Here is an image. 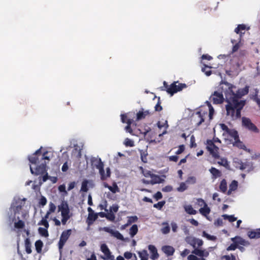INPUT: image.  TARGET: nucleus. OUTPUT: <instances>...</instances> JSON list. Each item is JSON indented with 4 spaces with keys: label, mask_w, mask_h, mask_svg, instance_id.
Returning a JSON list of instances; mask_svg holds the SVG:
<instances>
[{
    "label": "nucleus",
    "mask_w": 260,
    "mask_h": 260,
    "mask_svg": "<svg viewBox=\"0 0 260 260\" xmlns=\"http://www.w3.org/2000/svg\"><path fill=\"white\" fill-rule=\"evenodd\" d=\"M184 149H185V148H184V146L183 145H180L178 149L176 152V154H180L182 153L184 151Z\"/></svg>",
    "instance_id": "774afa93"
},
{
    "label": "nucleus",
    "mask_w": 260,
    "mask_h": 260,
    "mask_svg": "<svg viewBox=\"0 0 260 260\" xmlns=\"http://www.w3.org/2000/svg\"><path fill=\"white\" fill-rule=\"evenodd\" d=\"M88 181L87 180H84L82 182L81 184V191L83 192H87L88 190Z\"/></svg>",
    "instance_id": "4c0bfd02"
},
{
    "label": "nucleus",
    "mask_w": 260,
    "mask_h": 260,
    "mask_svg": "<svg viewBox=\"0 0 260 260\" xmlns=\"http://www.w3.org/2000/svg\"><path fill=\"white\" fill-rule=\"evenodd\" d=\"M242 125L248 130L255 133L259 132L258 128L251 122L249 118L243 117L242 119Z\"/></svg>",
    "instance_id": "6e6552de"
},
{
    "label": "nucleus",
    "mask_w": 260,
    "mask_h": 260,
    "mask_svg": "<svg viewBox=\"0 0 260 260\" xmlns=\"http://www.w3.org/2000/svg\"><path fill=\"white\" fill-rule=\"evenodd\" d=\"M222 217L224 219L228 220L230 222H233L237 220V218L233 215H229L227 214H223Z\"/></svg>",
    "instance_id": "e433bc0d"
},
{
    "label": "nucleus",
    "mask_w": 260,
    "mask_h": 260,
    "mask_svg": "<svg viewBox=\"0 0 260 260\" xmlns=\"http://www.w3.org/2000/svg\"><path fill=\"white\" fill-rule=\"evenodd\" d=\"M210 172L213 176V178H216L221 176V172L215 168L212 167L209 170Z\"/></svg>",
    "instance_id": "5701e85b"
},
{
    "label": "nucleus",
    "mask_w": 260,
    "mask_h": 260,
    "mask_svg": "<svg viewBox=\"0 0 260 260\" xmlns=\"http://www.w3.org/2000/svg\"><path fill=\"white\" fill-rule=\"evenodd\" d=\"M248 236L250 239H258L260 238V228L252 230L248 232Z\"/></svg>",
    "instance_id": "a211bd4d"
},
{
    "label": "nucleus",
    "mask_w": 260,
    "mask_h": 260,
    "mask_svg": "<svg viewBox=\"0 0 260 260\" xmlns=\"http://www.w3.org/2000/svg\"><path fill=\"white\" fill-rule=\"evenodd\" d=\"M108 188L114 193L119 191V189L115 183H113L112 186H108Z\"/></svg>",
    "instance_id": "37998d69"
},
{
    "label": "nucleus",
    "mask_w": 260,
    "mask_h": 260,
    "mask_svg": "<svg viewBox=\"0 0 260 260\" xmlns=\"http://www.w3.org/2000/svg\"><path fill=\"white\" fill-rule=\"evenodd\" d=\"M210 100L214 104H221L224 101V98L222 91H214L211 95Z\"/></svg>",
    "instance_id": "9d476101"
},
{
    "label": "nucleus",
    "mask_w": 260,
    "mask_h": 260,
    "mask_svg": "<svg viewBox=\"0 0 260 260\" xmlns=\"http://www.w3.org/2000/svg\"><path fill=\"white\" fill-rule=\"evenodd\" d=\"M165 204V201H160V202H158L156 204H154L153 207L157 208L159 210H161Z\"/></svg>",
    "instance_id": "8fccbe9b"
},
{
    "label": "nucleus",
    "mask_w": 260,
    "mask_h": 260,
    "mask_svg": "<svg viewBox=\"0 0 260 260\" xmlns=\"http://www.w3.org/2000/svg\"><path fill=\"white\" fill-rule=\"evenodd\" d=\"M98 167V168L96 169L99 170V173L101 175V179L102 181H104V180H106V177L105 176V171H104V165L103 164V165H101V166L99 165Z\"/></svg>",
    "instance_id": "cd10ccee"
},
{
    "label": "nucleus",
    "mask_w": 260,
    "mask_h": 260,
    "mask_svg": "<svg viewBox=\"0 0 260 260\" xmlns=\"http://www.w3.org/2000/svg\"><path fill=\"white\" fill-rule=\"evenodd\" d=\"M133 120L131 119H127L126 121L127 125L125 127V129L126 132H128L130 134H132L133 130L131 128V124L132 123Z\"/></svg>",
    "instance_id": "58836bf2"
},
{
    "label": "nucleus",
    "mask_w": 260,
    "mask_h": 260,
    "mask_svg": "<svg viewBox=\"0 0 260 260\" xmlns=\"http://www.w3.org/2000/svg\"><path fill=\"white\" fill-rule=\"evenodd\" d=\"M221 259L225 260H236V256L231 254L230 255H225L221 257Z\"/></svg>",
    "instance_id": "09e8293b"
},
{
    "label": "nucleus",
    "mask_w": 260,
    "mask_h": 260,
    "mask_svg": "<svg viewBox=\"0 0 260 260\" xmlns=\"http://www.w3.org/2000/svg\"><path fill=\"white\" fill-rule=\"evenodd\" d=\"M162 250L168 256L173 255L175 252L174 247L169 245L164 246Z\"/></svg>",
    "instance_id": "f3484780"
},
{
    "label": "nucleus",
    "mask_w": 260,
    "mask_h": 260,
    "mask_svg": "<svg viewBox=\"0 0 260 260\" xmlns=\"http://www.w3.org/2000/svg\"><path fill=\"white\" fill-rule=\"evenodd\" d=\"M177 83H178V82H174L170 85H169L166 81H164L163 84L166 91L168 93L173 95L174 93L177 92L178 91H181L184 88L186 87L185 84L178 83V84L177 85L176 84Z\"/></svg>",
    "instance_id": "0eeeda50"
},
{
    "label": "nucleus",
    "mask_w": 260,
    "mask_h": 260,
    "mask_svg": "<svg viewBox=\"0 0 260 260\" xmlns=\"http://www.w3.org/2000/svg\"><path fill=\"white\" fill-rule=\"evenodd\" d=\"M203 236L206 237L208 240L211 241H215L217 239V238L215 236L210 235L207 233L205 231H203Z\"/></svg>",
    "instance_id": "ea45409f"
},
{
    "label": "nucleus",
    "mask_w": 260,
    "mask_h": 260,
    "mask_svg": "<svg viewBox=\"0 0 260 260\" xmlns=\"http://www.w3.org/2000/svg\"><path fill=\"white\" fill-rule=\"evenodd\" d=\"M56 206L52 202H50L49 204V209L47 211L49 212L50 213H53L55 212L56 210Z\"/></svg>",
    "instance_id": "3c124183"
},
{
    "label": "nucleus",
    "mask_w": 260,
    "mask_h": 260,
    "mask_svg": "<svg viewBox=\"0 0 260 260\" xmlns=\"http://www.w3.org/2000/svg\"><path fill=\"white\" fill-rule=\"evenodd\" d=\"M152 114V113L149 111V110L144 111L142 108L137 113L136 120L137 121L142 120L144 119L147 116L150 115Z\"/></svg>",
    "instance_id": "2eb2a0df"
},
{
    "label": "nucleus",
    "mask_w": 260,
    "mask_h": 260,
    "mask_svg": "<svg viewBox=\"0 0 260 260\" xmlns=\"http://www.w3.org/2000/svg\"><path fill=\"white\" fill-rule=\"evenodd\" d=\"M196 114L198 115L200 118V121L197 123L198 125H200L202 122L204 121V118L201 111L197 112Z\"/></svg>",
    "instance_id": "5fc2aeb1"
},
{
    "label": "nucleus",
    "mask_w": 260,
    "mask_h": 260,
    "mask_svg": "<svg viewBox=\"0 0 260 260\" xmlns=\"http://www.w3.org/2000/svg\"><path fill=\"white\" fill-rule=\"evenodd\" d=\"M124 144L126 146L133 147L134 146V141L128 138L125 139Z\"/></svg>",
    "instance_id": "603ef678"
},
{
    "label": "nucleus",
    "mask_w": 260,
    "mask_h": 260,
    "mask_svg": "<svg viewBox=\"0 0 260 260\" xmlns=\"http://www.w3.org/2000/svg\"><path fill=\"white\" fill-rule=\"evenodd\" d=\"M227 134L231 137L233 138L235 141L238 140V138H239L238 132L234 129H230Z\"/></svg>",
    "instance_id": "473e14b6"
},
{
    "label": "nucleus",
    "mask_w": 260,
    "mask_h": 260,
    "mask_svg": "<svg viewBox=\"0 0 260 260\" xmlns=\"http://www.w3.org/2000/svg\"><path fill=\"white\" fill-rule=\"evenodd\" d=\"M196 238L192 237H187L186 239V242L192 246L194 248L196 247Z\"/></svg>",
    "instance_id": "a18cd8bd"
},
{
    "label": "nucleus",
    "mask_w": 260,
    "mask_h": 260,
    "mask_svg": "<svg viewBox=\"0 0 260 260\" xmlns=\"http://www.w3.org/2000/svg\"><path fill=\"white\" fill-rule=\"evenodd\" d=\"M239 169L241 170H245L246 172H250L253 170L254 167L252 162L247 161L244 162H241Z\"/></svg>",
    "instance_id": "ddd939ff"
},
{
    "label": "nucleus",
    "mask_w": 260,
    "mask_h": 260,
    "mask_svg": "<svg viewBox=\"0 0 260 260\" xmlns=\"http://www.w3.org/2000/svg\"><path fill=\"white\" fill-rule=\"evenodd\" d=\"M138 254L141 258V260H148V254L146 250H143L141 252H138Z\"/></svg>",
    "instance_id": "c9c22d12"
},
{
    "label": "nucleus",
    "mask_w": 260,
    "mask_h": 260,
    "mask_svg": "<svg viewBox=\"0 0 260 260\" xmlns=\"http://www.w3.org/2000/svg\"><path fill=\"white\" fill-rule=\"evenodd\" d=\"M154 198L158 201L162 198V193L160 191H157L154 195Z\"/></svg>",
    "instance_id": "338daca9"
},
{
    "label": "nucleus",
    "mask_w": 260,
    "mask_h": 260,
    "mask_svg": "<svg viewBox=\"0 0 260 260\" xmlns=\"http://www.w3.org/2000/svg\"><path fill=\"white\" fill-rule=\"evenodd\" d=\"M192 253L195 254L196 256L202 257L203 256V250L195 247L194 249L192 250Z\"/></svg>",
    "instance_id": "49530a36"
},
{
    "label": "nucleus",
    "mask_w": 260,
    "mask_h": 260,
    "mask_svg": "<svg viewBox=\"0 0 260 260\" xmlns=\"http://www.w3.org/2000/svg\"><path fill=\"white\" fill-rule=\"evenodd\" d=\"M187 189V186L184 182H181L178 187L177 188V190L179 192H183Z\"/></svg>",
    "instance_id": "79ce46f5"
},
{
    "label": "nucleus",
    "mask_w": 260,
    "mask_h": 260,
    "mask_svg": "<svg viewBox=\"0 0 260 260\" xmlns=\"http://www.w3.org/2000/svg\"><path fill=\"white\" fill-rule=\"evenodd\" d=\"M101 250L105 255V257H103L104 259H113L114 258V256L111 255V252L106 244L101 245Z\"/></svg>",
    "instance_id": "f8f14e48"
},
{
    "label": "nucleus",
    "mask_w": 260,
    "mask_h": 260,
    "mask_svg": "<svg viewBox=\"0 0 260 260\" xmlns=\"http://www.w3.org/2000/svg\"><path fill=\"white\" fill-rule=\"evenodd\" d=\"M103 230L107 233L110 234L113 237L116 238L117 239L123 240L124 237L118 231H114L109 227H104Z\"/></svg>",
    "instance_id": "9b49d317"
},
{
    "label": "nucleus",
    "mask_w": 260,
    "mask_h": 260,
    "mask_svg": "<svg viewBox=\"0 0 260 260\" xmlns=\"http://www.w3.org/2000/svg\"><path fill=\"white\" fill-rule=\"evenodd\" d=\"M118 208L119 207L117 204L113 205L112 206L110 207V211L112 212V213L113 212L116 213L118 211Z\"/></svg>",
    "instance_id": "680f3d73"
},
{
    "label": "nucleus",
    "mask_w": 260,
    "mask_h": 260,
    "mask_svg": "<svg viewBox=\"0 0 260 260\" xmlns=\"http://www.w3.org/2000/svg\"><path fill=\"white\" fill-rule=\"evenodd\" d=\"M143 175L146 177H151V176L153 174H152V173L149 170H142V171Z\"/></svg>",
    "instance_id": "052dcab7"
},
{
    "label": "nucleus",
    "mask_w": 260,
    "mask_h": 260,
    "mask_svg": "<svg viewBox=\"0 0 260 260\" xmlns=\"http://www.w3.org/2000/svg\"><path fill=\"white\" fill-rule=\"evenodd\" d=\"M47 204V199L44 196H41L39 202V204L40 206H42V207L44 206Z\"/></svg>",
    "instance_id": "6e6d98bb"
},
{
    "label": "nucleus",
    "mask_w": 260,
    "mask_h": 260,
    "mask_svg": "<svg viewBox=\"0 0 260 260\" xmlns=\"http://www.w3.org/2000/svg\"><path fill=\"white\" fill-rule=\"evenodd\" d=\"M71 234V230H65L62 232L58 244V248L59 249L63 248L65 243L69 238Z\"/></svg>",
    "instance_id": "1a4fd4ad"
},
{
    "label": "nucleus",
    "mask_w": 260,
    "mask_h": 260,
    "mask_svg": "<svg viewBox=\"0 0 260 260\" xmlns=\"http://www.w3.org/2000/svg\"><path fill=\"white\" fill-rule=\"evenodd\" d=\"M246 29V26L245 25L242 24H239L238 26L235 29V32L237 34H240V39L242 37V35L244 34L245 33V30Z\"/></svg>",
    "instance_id": "412c9836"
},
{
    "label": "nucleus",
    "mask_w": 260,
    "mask_h": 260,
    "mask_svg": "<svg viewBox=\"0 0 260 260\" xmlns=\"http://www.w3.org/2000/svg\"><path fill=\"white\" fill-rule=\"evenodd\" d=\"M127 224L131 225L132 223L138 221V218L137 216H132L127 217Z\"/></svg>",
    "instance_id": "a19ab883"
},
{
    "label": "nucleus",
    "mask_w": 260,
    "mask_h": 260,
    "mask_svg": "<svg viewBox=\"0 0 260 260\" xmlns=\"http://www.w3.org/2000/svg\"><path fill=\"white\" fill-rule=\"evenodd\" d=\"M219 189L223 193H225L227 190V183L225 179H222L219 185Z\"/></svg>",
    "instance_id": "c756f323"
},
{
    "label": "nucleus",
    "mask_w": 260,
    "mask_h": 260,
    "mask_svg": "<svg viewBox=\"0 0 260 260\" xmlns=\"http://www.w3.org/2000/svg\"><path fill=\"white\" fill-rule=\"evenodd\" d=\"M240 47V40L239 42L236 43L233 47L232 53H233L238 51Z\"/></svg>",
    "instance_id": "bf43d9fd"
},
{
    "label": "nucleus",
    "mask_w": 260,
    "mask_h": 260,
    "mask_svg": "<svg viewBox=\"0 0 260 260\" xmlns=\"http://www.w3.org/2000/svg\"><path fill=\"white\" fill-rule=\"evenodd\" d=\"M39 225H42L45 226V228L48 229L49 226V223L47 221V220H46L45 219H42L40 222L38 223Z\"/></svg>",
    "instance_id": "864d4df0"
},
{
    "label": "nucleus",
    "mask_w": 260,
    "mask_h": 260,
    "mask_svg": "<svg viewBox=\"0 0 260 260\" xmlns=\"http://www.w3.org/2000/svg\"><path fill=\"white\" fill-rule=\"evenodd\" d=\"M238 187V182L236 180H233L230 184L229 189L228 191V194L230 195L232 191L236 190Z\"/></svg>",
    "instance_id": "4be33fe9"
},
{
    "label": "nucleus",
    "mask_w": 260,
    "mask_h": 260,
    "mask_svg": "<svg viewBox=\"0 0 260 260\" xmlns=\"http://www.w3.org/2000/svg\"><path fill=\"white\" fill-rule=\"evenodd\" d=\"M26 199H21L19 198H14L13 202L11 204V209H13L15 215L17 214H21V218L25 219L27 215V212L23 210V207L24 206Z\"/></svg>",
    "instance_id": "20e7f679"
},
{
    "label": "nucleus",
    "mask_w": 260,
    "mask_h": 260,
    "mask_svg": "<svg viewBox=\"0 0 260 260\" xmlns=\"http://www.w3.org/2000/svg\"><path fill=\"white\" fill-rule=\"evenodd\" d=\"M20 217L17 216V219L18 221L14 223V226L16 229H23L25 226L24 222L22 220H20Z\"/></svg>",
    "instance_id": "7c9ffc66"
},
{
    "label": "nucleus",
    "mask_w": 260,
    "mask_h": 260,
    "mask_svg": "<svg viewBox=\"0 0 260 260\" xmlns=\"http://www.w3.org/2000/svg\"><path fill=\"white\" fill-rule=\"evenodd\" d=\"M188 260H206L205 258L203 257H198L196 255L194 254H190L187 257Z\"/></svg>",
    "instance_id": "de8ad7c7"
},
{
    "label": "nucleus",
    "mask_w": 260,
    "mask_h": 260,
    "mask_svg": "<svg viewBox=\"0 0 260 260\" xmlns=\"http://www.w3.org/2000/svg\"><path fill=\"white\" fill-rule=\"evenodd\" d=\"M138 228L137 224H133L129 229V235L132 238L134 237L138 233Z\"/></svg>",
    "instance_id": "2f4dec72"
},
{
    "label": "nucleus",
    "mask_w": 260,
    "mask_h": 260,
    "mask_svg": "<svg viewBox=\"0 0 260 260\" xmlns=\"http://www.w3.org/2000/svg\"><path fill=\"white\" fill-rule=\"evenodd\" d=\"M233 145L243 150H246V147L243 143L240 140L239 138H238V140L235 141Z\"/></svg>",
    "instance_id": "72a5a7b5"
},
{
    "label": "nucleus",
    "mask_w": 260,
    "mask_h": 260,
    "mask_svg": "<svg viewBox=\"0 0 260 260\" xmlns=\"http://www.w3.org/2000/svg\"><path fill=\"white\" fill-rule=\"evenodd\" d=\"M48 229L43 228L40 227L38 229L39 234L45 237H48L49 236V233L47 230Z\"/></svg>",
    "instance_id": "f704fd0d"
},
{
    "label": "nucleus",
    "mask_w": 260,
    "mask_h": 260,
    "mask_svg": "<svg viewBox=\"0 0 260 260\" xmlns=\"http://www.w3.org/2000/svg\"><path fill=\"white\" fill-rule=\"evenodd\" d=\"M258 90L257 89H254V92L250 95V98L253 100L258 98Z\"/></svg>",
    "instance_id": "e2e57ef3"
},
{
    "label": "nucleus",
    "mask_w": 260,
    "mask_h": 260,
    "mask_svg": "<svg viewBox=\"0 0 260 260\" xmlns=\"http://www.w3.org/2000/svg\"><path fill=\"white\" fill-rule=\"evenodd\" d=\"M220 128L223 131H224L225 132H226V133L227 134L228 132L230 131V128L228 127V126L226 125H225V124L224 123H221L220 124Z\"/></svg>",
    "instance_id": "0e129e2a"
},
{
    "label": "nucleus",
    "mask_w": 260,
    "mask_h": 260,
    "mask_svg": "<svg viewBox=\"0 0 260 260\" xmlns=\"http://www.w3.org/2000/svg\"><path fill=\"white\" fill-rule=\"evenodd\" d=\"M90 161L91 164V166L93 167L98 168L99 165H103L104 164L103 162L102 161L100 158H97L95 157H92L90 159Z\"/></svg>",
    "instance_id": "6ab92c4d"
},
{
    "label": "nucleus",
    "mask_w": 260,
    "mask_h": 260,
    "mask_svg": "<svg viewBox=\"0 0 260 260\" xmlns=\"http://www.w3.org/2000/svg\"><path fill=\"white\" fill-rule=\"evenodd\" d=\"M115 218V216L113 213L110 212L107 213L106 218L110 221H114Z\"/></svg>",
    "instance_id": "13d9d810"
},
{
    "label": "nucleus",
    "mask_w": 260,
    "mask_h": 260,
    "mask_svg": "<svg viewBox=\"0 0 260 260\" xmlns=\"http://www.w3.org/2000/svg\"><path fill=\"white\" fill-rule=\"evenodd\" d=\"M24 244H25V248L26 252L27 254H30L31 253L32 250L31 249V244L29 238H26L24 241Z\"/></svg>",
    "instance_id": "393cba45"
},
{
    "label": "nucleus",
    "mask_w": 260,
    "mask_h": 260,
    "mask_svg": "<svg viewBox=\"0 0 260 260\" xmlns=\"http://www.w3.org/2000/svg\"><path fill=\"white\" fill-rule=\"evenodd\" d=\"M197 179L194 176L188 177L186 180V183L188 184H194L196 183Z\"/></svg>",
    "instance_id": "c03bdc74"
},
{
    "label": "nucleus",
    "mask_w": 260,
    "mask_h": 260,
    "mask_svg": "<svg viewBox=\"0 0 260 260\" xmlns=\"http://www.w3.org/2000/svg\"><path fill=\"white\" fill-rule=\"evenodd\" d=\"M98 218V214L94 213H88L87 217V222L88 224H90L93 223Z\"/></svg>",
    "instance_id": "a878e982"
},
{
    "label": "nucleus",
    "mask_w": 260,
    "mask_h": 260,
    "mask_svg": "<svg viewBox=\"0 0 260 260\" xmlns=\"http://www.w3.org/2000/svg\"><path fill=\"white\" fill-rule=\"evenodd\" d=\"M36 250L38 253H41L43 247V243L41 240H38L35 243Z\"/></svg>",
    "instance_id": "b1692460"
},
{
    "label": "nucleus",
    "mask_w": 260,
    "mask_h": 260,
    "mask_svg": "<svg viewBox=\"0 0 260 260\" xmlns=\"http://www.w3.org/2000/svg\"><path fill=\"white\" fill-rule=\"evenodd\" d=\"M184 209L185 211L190 215H195L197 213V211L190 205L184 206Z\"/></svg>",
    "instance_id": "c85d7f7f"
},
{
    "label": "nucleus",
    "mask_w": 260,
    "mask_h": 260,
    "mask_svg": "<svg viewBox=\"0 0 260 260\" xmlns=\"http://www.w3.org/2000/svg\"><path fill=\"white\" fill-rule=\"evenodd\" d=\"M222 84L225 85L224 89L223 86L221 87L222 89L224 90L225 95H229L231 96V98L237 101H244L241 100V98L249 92V86L248 85L243 88L235 90L236 86L226 81L223 82Z\"/></svg>",
    "instance_id": "7ed1b4c3"
},
{
    "label": "nucleus",
    "mask_w": 260,
    "mask_h": 260,
    "mask_svg": "<svg viewBox=\"0 0 260 260\" xmlns=\"http://www.w3.org/2000/svg\"><path fill=\"white\" fill-rule=\"evenodd\" d=\"M58 212H61V215L62 216L61 222L62 224H66L67 221L72 216V214L70 213V210L67 201L64 200L61 201L60 204L58 206Z\"/></svg>",
    "instance_id": "39448f33"
},
{
    "label": "nucleus",
    "mask_w": 260,
    "mask_h": 260,
    "mask_svg": "<svg viewBox=\"0 0 260 260\" xmlns=\"http://www.w3.org/2000/svg\"><path fill=\"white\" fill-rule=\"evenodd\" d=\"M148 249L151 253L150 258L152 260L157 259L159 257V254L157 252V250L155 246L153 245H149L148 246Z\"/></svg>",
    "instance_id": "dca6fc26"
},
{
    "label": "nucleus",
    "mask_w": 260,
    "mask_h": 260,
    "mask_svg": "<svg viewBox=\"0 0 260 260\" xmlns=\"http://www.w3.org/2000/svg\"><path fill=\"white\" fill-rule=\"evenodd\" d=\"M42 147L36 151L32 155L28 156L29 162L36 166L33 169L30 165V171L32 174L38 176L43 175L46 171L47 163L50 161V158L47 155V151L42 153Z\"/></svg>",
    "instance_id": "f257e3e1"
},
{
    "label": "nucleus",
    "mask_w": 260,
    "mask_h": 260,
    "mask_svg": "<svg viewBox=\"0 0 260 260\" xmlns=\"http://www.w3.org/2000/svg\"><path fill=\"white\" fill-rule=\"evenodd\" d=\"M199 202H202L204 204V206L201 208L199 210L200 213L204 216H207L210 212V209L208 207L207 204L205 201L202 199H199Z\"/></svg>",
    "instance_id": "4468645a"
},
{
    "label": "nucleus",
    "mask_w": 260,
    "mask_h": 260,
    "mask_svg": "<svg viewBox=\"0 0 260 260\" xmlns=\"http://www.w3.org/2000/svg\"><path fill=\"white\" fill-rule=\"evenodd\" d=\"M237 248H238V244L236 243H233L226 248V250L227 251L235 250Z\"/></svg>",
    "instance_id": "4d7b16f0"
},
{
    "label": "nucleus",
    "mask_w": 260,
    "mask_h": 260,
    "mask_svg": "<svg viewBox=\"0 0 260 260\" xmlns=\"http://www.w3.org/2000/svg\"><path fill=\"white\" fill-rule=\"evenodd\" d=\"M217 164L220 166L225 167L227 169H230V168L229 162L225 158H221L220 161H218Z\"/></svg>",
    "instance_id": "bb28decb"
},
{
    "label": "nucleus",
    "mask_w": 260,
    "mask_h": 260,
    "mask_svg": "<svg viewBox=\"0 0 260 260\" xmlns=\"http://www.w3.org/2000/svg\"><path fill=\"white\" fill-rule=\"evenodd\" d=\"M226 115L233 120L241 118V111L246 105V101H237L231 98L229 95H225Z\"/></svg>",
    "instance_id": "f03ea898"
},
{
    "label": "nucleus",
    "mask_w": 260,
    "mask_h": 260,
    "mask_svg": "<svg viewBox=\"0 0 260 260\" xmlns=\"http://www.w3.org/2000/svg\"><path fill=\"white\" fill-rule=\"evenodd\" d=\"M151 178H152L151 180L152 185L157 183H161L165 181L164 179L161 178L159 176L157 175L153 174Z\"/></svg>",
    "instance_id": "aec40b11"
},
{
    "label": "nucleus",
    "mask_w": 260,
    "mask_h": 260,
    "mask_svg": "<svg viewBox=\"0 0 260 260\" xmlns=\"http://www.w3.org/2000/svg\"><path fill=\"white\" fill-rule=\"evenodd\" d=\"M221 143V141L218 138H214L213 140H207V149L213 157L219 159L220 155L219 153V148L215 145V143Z\"/></svg>",
    "instance_id": "423d86ee"
},
{
    "label": "nucleus",
    "mask_w": 260,
    "mask_h": 260,
    "mask_svg": "<svg viewBox=\"0 0 260 260\" xmlns=\"http://www.w3.org/2000/svg\"><path fill=\"white\" fill-rule=\"evenodd\" d=\"M214 224L216 226H221L223 224V221L221 218H218L214 221Z\"/></svg>",
    "instance_id": "69168bd1"
}]
</instances>
